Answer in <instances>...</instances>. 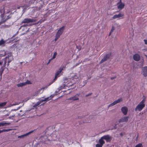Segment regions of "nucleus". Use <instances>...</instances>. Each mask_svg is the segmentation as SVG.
<instances>
[{"label":"nucleus","mask_w":147,"mask_h":147,"mask_svg":"<svg viewBox=\"0 0 147 147\" xmlns=\"http://www.w3.org/2000/svg\"><path fill=\"white\" fill-rule=\"evenodd\" d=\"M33 131H33V130L31 131H29V132L26 134H24L23 135H22L20 136H18V138H23L24 137H25L26 136L29 135L31 133H32Z\"/></svg>","instance_id":"2eb2a0df"},{"label":"nucleus","mask_w":147,"mask_h":147,"mask_svg":"<svg viewBox=\"0 0 147 147\" xmlns=\"http://www.w3.org/2000/svg\"><path fill=\"white\" fill-rule=\"evenodd\" d=\"M60 36L56 34L55 36V38L54 40L55 41H56L60 37Z\"/></svg>","instance_id":"bb28decb"},{"label":"nucleus","mask_w":147,"mask_h":147,"mask_svg":"<svg viewBox=\"0 0 147 147\" xmlns=\"http://www.w3.org/2000/svg\"><path fill=\"white\" fill-rule=\"evenodd\" d=\"M65 28V26H63L62 27L60 28L58 30L56 34L60 36L62 34Z\"/></svg>","instance_id":"0eeeda50"},{"label":"nucleus","mask_w":147,"mask_h":147,"mask_svg":"<svg viewBox=\"0 0 147 147\" xmlns=\"http://www.w3.org/2000/svg\"><path fill=\"white\" fill-rule=\"evenodd\" d=\"M121 111L124 115L127 114L128 111V109L126 107H123L121 109Z\"/></svg>","instance_id":"ddd939ff"},{"label":"nucleus","mask_w":147,"mask_h":147,"mask_svg":"<svg viewBox=\"0 0 147 147\" xmlns=\"http://www.w3.org/2000/svg\"><path fill=\"white\" fill-rule=\"evenodd\" d=\"M5 41L3 40L2 39L0 41V45L4 44L5 43Z\"/></svg>","instance_id":"b1692460"},{"label":"nucleus","mask_w":147,"mask_h":147,"mask_svg":"<svg viewBox=\"0 0 147 147\" xmlns=\"http://www.w3.org/2000/svg\"><path fill=\"white\" fill-rule=\"evenodd\" d=\"M3 71V69L1 68L0 69V76H1L2 74Z\"/></svg>","instance_id":"cd10ccee"},{"label":"nucleus","mask_w":147,"mask_h":147,"mask_svg":"<svg viewBox=\"0 0 147 147\" xmlns=\"http://www.w3.org/2000/svg\"><path fill=\"white\" fill-rule=\"evenodd\" d=\"M80 95V94H79L76 95L74 96L70 97L69 98V99L70 100H73L75 101L77 100H79L78 96Z\"/></svg>","instance_id":"f8f14e48"},{"label":"nucleus","mask_w":147,"mask_h":147,"mask_svg":"<svg viewBox=\"0 0 147 147\" xmlns=\"http://www.w3.org/2000/svg\"><path fill=\"white\" fill-rule=\"evenodd\" d=\"M35 20L34 19L30 18H25L22 22V23H29L35 22Z\"/></svg>","instance_id":"423d86ee"},{"label":"nucleus","mask_w":147,"mask_h":147,"mask_svg":"<svg viewBox=\"0 0 147 147\" xmlns=\"http://www.w3.org/2000/svg\"><path fill=\"white\" fill-rule=\"evenodd\" d=\"M101 138H111L110 137V136L109 135H107L104 136H102V137H101Z\"/></svg>","instance_id":"c85d7f7f"},{"label":"nucleus","mask_w":147,"mask_h":147,"mask_svg":"<svg viewBox=\"0 0 147 147\" xmlns=\"http://www.w3.org/2000/svg\"><path fill=\"white\" fill-rule=\"evenodd\" d=\"M10 130V129H3L2 130H0V134L3 132L9 131Z\"/></svg>","instance_id":"412c9836"},{"label":"nucleus","mask_w":147,"mask_h":147,"mask_svg":"<svg viewBox=\"0 0 147 147\" xmlns=\"http://www.w3.org/2000/svg\"><path fill=\"white\" fill-rule=\"evenodd\" d=\"M145 44L147 45V40L144 39V40Z\"/></svg>","instance_id":"2f4dec72"},{"label":"nucleus","mask_w":147,"mask_h":147,"mask_svg":"<svg viewBox=\"0 0 147 147\" xmlns=\"http://www.w3.org/2000/svg\"><path fill=\"white\" fill-rule=\"evenodd\" d=\"M30 81L28 80H27L26 82L23 83H20L17 84V86L18 87H22L26 85V84H30Z\"/></svg>","instance_id":"9d476101"},{"label":"nucleus","mask_w":147,"mask_h":147,"mask_svg":"<svg viewBox=\"0 0 147 147\" xmlns=\"http://www.w3.org/2000/svg\"><path fill=\"white\" fill-rule=\"evenodd\" d=\"M111 53L106 54L104 56L103 58L101 60L100 62V63H102L104 62L107 61L108 59H109L111 55Z\"/></svg>","instance_id":"39448f33"},{"label":"nucleus","mask_w":147,"mask_h":147,"mask_svg":"<svg viewBox=\"0 0 147 147\" xmlns=\"http://www.w3.org/2000/svg\"><path fill=\"white\" fill-rule=\"evenodd\" d=\"M129 118V117H123L121 118V119L119 120L118 122L119 123L121 122H127Z\"/></svg>","instance_id":"1a4fd4ad"},{"label":"nucleus","mask_w":147,"mask_h":147,"mask_svg":"<svg viewBox=\"0 0 147 147\" xmlns=\"http://www.w3.org/2000/svg\"><path fill=\"white\" fill-rule=\"evenodd\" d=\"M20 63V64H22V62H21Z\"/></svg>","instance_id":"a18cd8bd"},{"label":"nucleus","mask_w":147,"mask_h":147,"mask_svg":"<svg viewBox=\"0 0 147 147\" xmlns=\"http://www.w3.org/2000/svg\"><path fill=\"white\" fill-rule=\"evenodd\" d=\"M112 32H111V31L110 32H109V36H110L111 35V33H112Z\"/></svg>","instance_id":"e433bc0d"},{"label":"nucleus","mask_w":147,"mask_h":147,"mask_svg":"<svg viewBox=\"0 0 147 147\" xmlns=\"http://www.w3.org/2000/svg\"><path fill=\"white\" fill-rule=\"evenodd\" d=\"M39 105V103H38V104H37V105H36V106H37V105Z\"/></svg>","instance_id":"c03bdc74"},{"label":"nucleus","mask_w":147,"mask_h":147,"mask_svg":"<svg viewBox=\"0 0 147 147\" xmlns=\"http://www.w3.org/2000/svg\"><path fill=\"white\" fill-rule=\"evenodd\" d=\"M1 126H6L10 124V123H6L5 121H2L0 123Z\"/></svg>","instance_id":"f3484780"},{"label":"nucleus","mask_w":147,"mask_h":147,"mask_svg":"<svg viewBox=\"0 0 147 147\" xmlns=\"http://www.w3.org/2000/svg\"><path fill=\"white\" fill-rule=\"evenodd\" d=\"M134 59L136 61H139L140 59V55L138 54H135L133 57Z\"/></svg>","instance_id":"9b49d317"},{"label":"nucleus","mask_w":147,"mask_h":147,"mask_svg":"<svg viewBox=\"0 0 147 147\" xmlns=\"http://www.w3.org/2000/svg\"><path fill=\"white\" fill-rule=\"evenodd\" d=\"M2 64V62H1L0 61V65H1Z\"/></svg>","instance_id":"37998d69"},{"label":"nucleus","mask_w":147,"mask_h":147,"mask_svg":"<svg viewBox=\"0 0 147 147\" xmlns=\"http://www.w3.org/2000/svg\"><path fill=\"white\" fill-rule=\"evenodd\" d=\"M53 59H52V58H51V59H49V62H50L51 61V60H52Z\"/></svg>","instance_id":"c9c22d12"},{"label":"nucleus","mask_w":147,"mask_h":147,"mask_svg":"<svg viewBox=\"0 0 147 147\" xmlns=\"http://www.w3.org/2000/svg\"><path fill=\"white\" fill-rule=\"evenodd\" d=\"M116 76H114V77H111V80H113L114 79H115V78H116Z\"/></svg>","instance_id":"f704fd0d"},{"label":"nucleus","mask_w":147,"mask_h":147,"mask_svg":"<svg viewBox=\"0 0 147 147\" xmlns=\"http://www.w3.org/2000/svg\"><path fill=\"white\" fill-rule=\"evenodd\" d=\"M41 90L42 89H40L38 90L37 92H36L35 93V94H34V96H38V93L40 92V90Z\"/></svg>","instance_id":"393cba45"},{"label":"nucleus","mask_w":147,"mask_h":147,"mask_svg":"<svg viewBox=\"0 0 147 147\" xmlns=\"http://www.w3.org/2000/svg\"><path fill=\"white\" fill-rule=\"evenodd\" d=\"M77 48L79 49V50H81V49L80 48H78V46H77Z\"/></svg>","instance_id":"4c0bfd02"},{"label":"nucleus","mask_w":147,"mask_h":147,"mask_svg":"<svg viewBox=\"0 0 147 147\" xmlns=\"http://www.w3.org/2000/svg\"><path fill=\"white\" fill-rule=\"evenodd\" d=\"M145 98H144L136 107L135 109V111H141L145 107Z\"/></svg>","instance_id":"f257e3e1"},{"label":"nucleus","mask_w":147,"mask_h":147,"mask_svg":"<svg viewBox=\"0 0 147 147\" xmlns=\"http://www.w3.org/2000/svg\"><path fill=\"white\" fill-rule=\"evenodd\" d=\"M9 119H11V117H9Z\"/></svg>","instance_id":"49530a36"},{"label":"nucleus","mask_w":147,"mask_h":147,"mask_svg":"<svg viewBox=\"0 0 147 147\" xmlns=\"http://www.w3.org/2000/svg\"><path fill=\"white\" fill-rule=\"evenodd\" d=\"M143 146L142 143H139L135 146V147H142Z\"/></svg>","instance_id":"a878e982"},{"label":"nucleus","mask_w":147,"mask_h":147,"mask_svg":"<svg viewBox=\"0 0 147 147\" xmlns=\"http://www.w3.org/2000/svg\"><path fill=\"white\" fill-rule=\"evenodd\" d=\"M64 68V67L63 66H61L59 69L56 72V73L55 74V78L53 80V82L55 81L58 77L60 76V74L62 71L63 70Z\"/></svg>","instance_id":"7ed1b4c3"},{"label":"nucleus","mask_w":147,"mask_h":147,"mask_svg":"<svg viewBox=\"0 0 147 147\" xmlns=\"http://www.w3.org/2000/svg\"><path fill=\"white\" fill-rule=\"evenodd\" d=\"M7 103L6 102H4L0 103V107H3L4 106L6 105Z\"/></svg>","instance_id":"5701e85b"},{"label":"nucleus","mask_w":147,"mask_h":147,"mask_svg":"<svg viewBox=\"0 0 147 147\" xmlns=\"http://www.w3.org/2000/svg\"><path fill=\"white\" fill-rule=\"evenodd\" d=\"M27 26V25H26V24H24V25H23V26Z\"/></svg>","instance_id":"79ce46f5"},{"label":"nucleus","mask_w":147,"mask_h":147,"mask_svg":"<svg viewBox=\"0 0 147 147\" xmlns=\"http://www.w3.org/2000/svg\"><path fill=\"white\" fill-rule=\"evenodd\" d=\"M115 105V104L114 103V102H113L112 103L110 104L109 105L108 107H112V106H114V105Z\"/></svg>","instance_id":"c756f323"},{"label":"nucleus","mask_w":147,"mask_h":147,"mask_svg":"<svg viewBox=\"0 0 147 147\" xmlns=\"http://www.w3.org/2000/svg\"><path fill=\"white\" fill-rule=\"evenodd\" d=\"M117 5L118 8L120 10L123 9L125 6L124 4L122 2L121 0H120L117 3Z\"/></svg>","instance_id":"20e7f679"},{"label":"nucleus","mask_w":147,"mask_h":147,"mask_svg":"<svg viewBox=\"0 0 147 147\" xmlns=\"http://www.w3.org/2000/svg\"><path fill=\"white\" fill-rule=\"evenodd\" d=\"M57 55V52L56 51L54 53L53 55L51 58H52V59H55V58Z\"/></svg>","instance_id":"4be33fe9"},{"label":"nucleus","mask_w":147,"mask_h":147,"mask_svg":"<svg viewBox=\"0 0 147 147\" xmlns=\"http://www.w3.org/2000/svg\"><path fill=\"white\" fill-rule=\"evenodd\" d=\"M1 126V123H0V127Z\"/></svg>","instance_id":"de8ad7c7"},{"label":"nucleus","mask_w":147,"mask_h":147,"mask_svg":"<svg viewBox=\"0 0 147 147\" xmlns=\"http://www.w3.org/2000/svg\"><path fill=\"white\" fill-rule=\"evenodd\" d=\"M122 101V99L121 98L118 99L117 100H115L114 102L115 105L119 103Z\"/></svg>","instance_id":"aec40b11"},{"label":"nucleus","mask_w":147,"mask_h":147,"mask_svg":"<svg viewBox=\"0 0 147 147\" xmlns=\"http://www.w3.org/2000/svg\"><path fill=\"white\" fill-rule=\"evenodd\" d=\"M50 63V62H49L48 61V62L47 63V65H48V64H49Z\"/></svg>","instance_id":"ea45409f"},{"label":"nucleus","mask_w":147,"mask_h":147,"mask_svg":"<svg viewBox=\"0 0 147 147\" xmlns=\"http://www.w3.org/2000/svg\"><path fill=\"white\" fill-rule=\"evenodd\" d=\"M92 94V93H90L88 94H86V97H88L89 96L91 95Z\"/></svg>","instance_id":"473e14b6"},{"label":"nucleus","mask_w":147,"mask_h":147,"mask_svg":"<svg viewBox=\"0 0 147 147\" xmlns=\"http://www.w3.org/2000/svg\"><path fill=\"white\" fill-rule=\"evenodd\" d=\"M124 15L123 13H119V14L117 15L115 14L112 17L113 19H115L117 18H123Z\"/></svg>","instance_id":"6e6552de"},{"label":"nucleus","mask_w":147,"mask_h":147,"mask_svg":"<svg viewBox=\"0 0 147 147\" xmlns=\"http://www.w3.org/2000/svg\"><path fill=\"white\" fill-rule=\"evenodd\" d=\"M144 77L147 76V66L145 67L142 69Z\"/></svg>","instance_id":"4468645a"},{"label":"nucleus","mask_w":147,"mask_h":147,"mask_svg":"<svg viewBox=\"0 0 147 147\" xmlns=\"http://www.w3.org/2000/svg\"><path fill=\"white\" fill-rule=\"evenodd\" d=\"M115 30V28H114V27H113L111 30V32H113L114 30Z\"/></svg>","instance_id":"72a5a7b5"},{"label":"nucleus","mask_w":147,"mask_h":147,"mask_svg":"<svg viewBox=\"0 0 147 147\" xmlns=\"http://www.w3.org/2000/svg\"><path fill=\"white\" fill-rule=\"evenodd\" d=\"M0 12L2 14H4L5 13V9L3 7H0Z\"/></svg>","instance_id":"6ab92c4d"},{"label":"nucleus","mask_w":147,"mask_h":147,"mask_svg":"<svg viewBox=\"0 0 147 147\" xmlns=\"http://www.w3.org/2000/svg\"><path fill=\"white\" fill-rule=\"evenodd\" d=\"M111 138H100L99 140L98 143V144L96 145V147H102L103 145L105 143V142L103 140L104 139L107 141L111 140Z\"/></svg>","instance_id":"f03ea898"},{"label":"nucleus","mask_w":147,"mask_h":147,"mask_svg":"<svg viewBox=\"0 0 147 147\" xmlns=\"http://www.w3.org/2000/svg\"><path fill=\"white\" fill-rule=\"evenodd\" d=\"M48 130V128H47L46 130V132H47V130Z\"/></svg>","instance_id":"58836bf2"},{"label":"nucleus","mask_w":147,"mask_h":147,"mask_svg":"<svg viewBox=\"0 0 147 147\" xmlns=\"http://www.w3.org/2000/svg\"><path fill=\"white\" fill-rule=\"evenodd\" d=\"M8 61V65H9V63L11 61H9V57H6L4 59V65H6V63Z\"/></svg>","instance_id":"dca6fc26"},{"label":"nucleus","mask_w":147,"mask_h":147,"mask_svg":"<svg viewBox=\"0 0 147 147\" xmlns=\"http://www.w3.org/2000/svg\"><path fill=\"white\" fill-rule=\"evenodd\" d=\"M120 135L121 136H122V135H123V133H121L120 134Z\"/></svg>","instance_id":"a19ab883"},{"label":"nucleus","mask_w":147,"mask_h":147,"mask_svg":"<svg viewBox=\"0 0 147 147\" xmlns=\"http://www.w3.org/2000/svg\"><path fill=\"white\" fill-rule=\"evenodd\" d=\"M11 18V16L10 15H9V16H7V18L5 20H1L0 22V25L3 23H5L6 21V20H8V19H10Z\"/></svg>","instance_id":"a211bd4d"},{"label":"nucleus","mask_w":147,"mask_h":147,"mask_svg":"<svg viewBox=\"0 0 147 147\" xmlns=\"http://www.w3.org/2000/svg\"><path fill=\"white\" fill-rule=\"evenodd\" d=\"M49 98H45L44 100H42V101H48L49 100Z\"/></svg>","instance_id":"7c9ffc66"}]
</instances>
